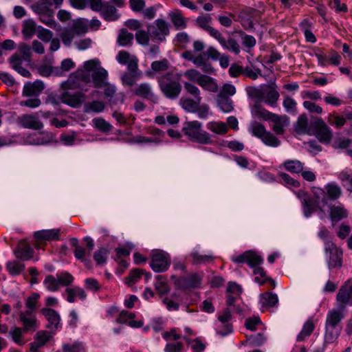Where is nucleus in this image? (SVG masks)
I'll return each instance as SVG.
<instances>
[{
    "label": "nucleus",
    "mask_w": 352,
    "mask_h": 352,
    "mask_svg": "<svg viewBox=\"0 0 352 352\" xmlns=\"http://www.w3.org/2000/svg\"><path fill=\"white\" fill-rule=\"evenodd\" d=\"M180 78L181 74L170 72L160 78L158 82L160 89L166 98L175 99L179 96L182 91Z\"/></svg>",
    "instance_id": "obj_1"
},
{
    "label": "nucleus",
    "mask_w": 352,
    "mask_h": 352,
    "mask_svg": "<svg viewBox=\"0 0 352 352\" xmlns=\"http://www.w3.org/2000/svg\"><path fill=\"white\" fill-rule=\"evenodd\" d=\"M183 131L191 141L200 144H210L212 142L209 134L202 129V124L197 120L186 122L183 127Z\"/></svg>",
    "instance_id": "obj_2"
},
{
    "label": "nucleus",
    "mask_w": 352,
    "mask_h": 352,
    "mask_svg": "<svg viewBox=\"0 0 352 352\" xmlns=\"http://www.w3.org/2000/svg\"><path fill=\"white\" fill-rule=\"evenodd\" d=\"M324 252L329 269L340 268L342 266V250L335 243L327 241L325 242Z\"/></svg>",
    "instance_id": "obj_3"
},
{
    "label": "nucleus",
    "mask_w": 352,
    "mask_h": 352,
    "mask_svg": "<svg viewBox=\"0 0 352 352\" xmlns=\"http://www.w3.org/2000/svg\"><path fill=\"white\" fill-rule=\"evenodd\" d=\"M250 131L254 136L261 139L267 146L276 147L280 145V140L271 132L267 131L264 125L259 122H253L251 125Z\"/></svg>",
    "instance_id": "obj_4"
},
{
    "label": "nucleus",
    "mask_w": 352,
    "mask_h": 352,
    "mask_svg": "<svg viewBox=\"0 0 352 352\" xmlns=\"http://www.w3.org/2000/svg\"><path fill=\"white\" fill-rule=\"evenodd\" d=\"M169 24L162 19H156L153 24L148 27V31L152 40L163 42L170 34Z\"/></svg>",
    "instance_id": "obj_5"
},
{
    "label": "nucleus",
    "mask_w": 352,
    "mask_h": 352,
    "mask_svg": "<svg viewBox=\"0 0 352 352\" xmlns=\"http://www.w3.org/2000/svg\"><path fill=\"white\" fill-rule=\"evenodd\" d=\"M338 307L345 311L347 306H352V278L346 280L340 287L336 295Z\"/></svg>",
    "instance_id": "obj_6"
},
{
    "label": "nucleus",
    "mask_w": 352,
    "mask_h": 352,
    "mask_svg": "<svg viewBox=\"0 0 352 352\" xmlns=\"http://www.w3.org/2000/svg\"><path fill=\"white\" fill-rule=\"evenodd\" d=\"M16 123L25 129L38 131L43 128V124L37 116V113H25L17 117Z\"/></svg>",
    "instance_id": "obj_7"
},
{
    "label": "nucleus",
    "mask_w": 352,
    "mask_h": 352,
    "mask_svg": "<svg viewBox=\"0 0 352 352\" xmlns=\"http://www.w3.org/2000/svg\"><path fill=\"white\" fill-rule=\"evenodd\" d=\"M232 319L231 311L228 308L225 309L218 314L219 324L217 325V333L226 336L232 331V326L230 323Z\"/></svg>",
    "instance_id": "obj_8"
},
{
    "label": "nucleus",
    "mask_w": 352,
    "mask_h": 352,
    "mask_svg": "<svg viewBox=\"0 0 352 352\" xmlns=\"http://www.w3.org/2000/svg\"><path fill=\"white\" fill-rule=\"evenodd\" d=\"M318 65L322 67L327 66L329 64L333 65H339L340 64L342 57L337 51L331 49L329 52L328 56L325 54L322 50L319 49L315 52Z\"/></svg>",
    "instance_id": "obj_9"
},
{
    "label": "nucleus",
    "mask_w": 352,
    "mask_h": 352,
    "mask_svg": "<svg viewBox=\"0 0 352 352\" xmlns=\"http://www.w3.org/2000/svg\"><path fill=\"white\" fill-rule=\"evenodd\" d=\"M315 135L323 144H329L332 139V131L327 124L321 119L317 118L314 123Z\"/></svg>",
    "instance_id": "obj_10"
},
{
    "label": "nucleus",
    "mask_w": 352,
    "mask_h": 352,
    "mask_svg": "<svg viewBox=\"0 0 352 352\" xmlns=\"http://www.w3.org/2000/svg\"><path fill=\"white\" fill-rule=\"evenodd\" d=\"M170 263V258L168 254L160 251H156L153 253L150 265L155 272L166 271L168 268Z\"/></svg>",
    "instance_id": "obj_11"
},
{
    "label": "nucleus",
    "mask_w": 352,
    "mask_h": 352,
    "mask_svg": "<svg viewBox=\"0 0 352 352\" xmlns=\"http://www.w3.org/2000/svg\"><path fill=\"white\" fill-rule=\"evenodd\" d=\"M34 11L39 15V20L45 25L55 28L56 22L54 18V11L43 4H39L34 7Z\"/></svg>",
    "instance_id": "obj_12"
},
{
    "label": "nucleus",
    "mask_w": 352,
    "mask_h": 352,
    "mask_svg": "<svg viewBox=\"0 0 352 352\" xmlns=\"http://www.w3.org/2000/svg\"><path fill=\"white\" fill-rule=\"evenodd\" d=\"M116 60L122 65H126L129 72L135 74L138 70V59L128 52L121 50L118 52Z\"/></svg>",
    "instance_id": "obj_13"
},
{
    "label": "nucleus",
    "mask_w": 352,
    "mask_h": 352,
    "mask_svg": "<svg viewBox=\"0 0 352 352\" xmlns=\"http://www.w3.org/2000/svg\"><path fill=\"white\" fill-rule=\"evenodd\" d=\"M201 277L197 274L193 273L177 278L175 283L179 289H187L198 287L201 284Z\"/></svg>",
    "instance_id": "obj_14"
},
{
    "label": "nucleus",
    "mask_w": 352,
    "mask_h": 352,
    "mask_svg": "<svg viewBox=\"0 0 352 352\" xmlns=\"http://www.w3.org/2000/svg\"><path fill=\"white\" fill-rule=\"evenodd\" d=\"M41 312L48 321L46 328L50 329V331H54L56 333V331L60 327V318L58 312L49 308L43 309Z\"/></svg>",
    "instance_id": "obj_15"
},
{
    "label": "nucleus",
    "mask_w": 352,
    "mask_h": 352,
    "mask_svg": "<svg viewBox=\"0 0 352 352\" xmlns=\"http://www.w3.org/2000/svg\"><path fill=\"white\" fill-rule=\"evenodd\" d=\"M344 310L340 309H332L327 314L325 325L342 327L341 322L344 318Z\"/></svg>",
    "instance_id": "obj_16"
},
{
    "label": "nucleus",
    "mask_w": 352,
    "mask_h": 352,
    "mask_svg": "<svg viewBox=\"0 0 352 352\" xmlns=\"http://www.w3.org/2000/svg\"><path fill=\"white\" fill-rule=\"evenodd\" d=\"M20 320L23 325V331H28L30 330L35 331L38 328L37 320L34 312L30 311H26L25 312H21L19 314Z\"/></svg>",
    "instance_id": "obj_17"
},
{
    "label": "nucleus",
    "mask_w": 352,
    "mask_h": 352,
    "mask_svg": "<svg viewBox=\"0 0 352 352\" xmlns=\"http://www.w3.org/2000/svg\"><path fill=\"white\" fill-rule=\"evenodd\" d=\"M84 99L85 95L80 92L72 94L68 91H64L60 96L62 102L74 108L79 107Z\"/></svg>",
    "instance_id": "obj_18"
},
{
    "label": "nucleus",
    "mask_w": 352,
    "mask_h": 352,
    "mask_svg": "<svg viewBox=\"0 0 352 352\" xmlns=\"http://www.w3.org/2000/svg\"><path fill=\"white\" fill-rule=\"evenodd\" d=\"M14 254L21 260L28 261L33 257L34 250L25 240H23L19 243L14 250Z\"/></svg>",
    "instance_id": "obj_19"
},
{
    "label": "nucleus",
    "mask_w": 352,
    "mask_h": 352,
    "mask_svg": "<svg viewBox=\"0 0 352 352\" xmlns=\"http://www.w3.org/2000/svg\"><path fill=\"white\" fill-rule=\"evenodd\" d=\"M135 314L128 311H122L118 318L117 322L121 324H128L130 327L133 328H140L143 326L144 322L142 320H135Z\"/></svg>",
    "instance_id": "obj_20"
},
{
    "label": "nucleus",
    "mask_w": 352,
    "mask_h": 352,
    "mask_svg": "<svg viewBox=\"0 0 352 352\" xmlns=\"http://www.w3.org/2000/svg\"><path fill=\"white\" fill-rule=\"evenodd\" d=\"M45 86L41 80H36L34 82L26 83L23 89L24 96H38L44 89Z\"/></svg>",
    "instance_id": "obj_21"
},
{
    "label": "nucleus",
    "mask_w": 352,
    "mask_h": 352,
    "mask_svg": "<svg viewBox=\"0 0 352 352\" xmlns=\"http://www.w3.org/2000/svg\"><path fill=\"white\" fill-rule=\"evenodd\" d=\"M272 122V129L277 135H282L285 132V126L288 125V118L286 116L274 114L271 118Z\"/></svg>",
    "instance_id": "obj_22"
},
{
    "label": "nucleus",
    "mask_w": 352,
    "mask_h": 352,
    "mask_svg": "<svg viewBox=\"0 0 352 352\" xmlns=\"http://www.w3.org/2000/svg\"><path fill=\"white\" fill-rule=\"evenodd\" d=\"M168 18L177 30L185 29L187 27L186 19L180 10L176 9L168 13Z\"/></svg>",
    "instance_id": "obj_23"
},
{
    "label": "nucleus",
    "mask_w": 352,
    "mask_h": 352,
    "mask_svg": "<svg viewBox=\"0 0 352 352\" xmlns=\"http://www.w3.org/2000/svg\"><path fill=\"white\" fill-rule=\"evenodd\" d=\"M348 217V211L342 204L332 205L329 208V217L332 222H338Z\"/></svg>",
    "instance_id": "obj_24"
},
{
    "label": "nucleus",
    "mask_w": 352,
    "mask_h": 352,
    "mask_svg": "<svg viewBox=\"0 0 352 352\" xmlns=\"http://www.w3.org/2000/svg\"><path fill=\"white\" fill-rule=\"evenodd\" d=\"M65 294L66 295V300L70 303L74 302L76 297L82 300L87 298L85 291L78 286L67 287L65 291Z\"/></svg>",
    "instance_id": "obj_25"
},
{
    "label": "nucleus",
    "mask_w": 352,
    "mask_h": 352,
    "mask_svg": "<svg viewBox=\"0 0 352 352\" xmlns=\"http://www.w3.org/2000/svg\"><path fill=\"white\" fill-rule=\"evenodd\" d=\"M23 58L20 57L18 53L12 55L9 58V63L11 67L21 75L24 77H30V73L28 70L22 67Z\"/></svg>",
    "instance_id": "obj_26"
},
{
    "label": "nucleus",
    "mask_w": 352,
    "mask_h": 352,
    "mask_svg": "<svg viewBox=\"0 0 352 352\" xmlns=\"http://www.w3.org/2000/svg\"><path fill=\"white\" fill-rule=\"evenodd\" d=\"M34 236L35 239H43L47 241H57L60 238V230H43L37 231L34 233Z\"/></svg>",
    "instance_id": "obj_27"
},
{
    "label": "nucleus",
    "mask_w": 352,
    "mask_h": 352,
    "mask_svg": "<svg viewBox=\"0 0 352 352\" xmlns=\"http://www.w3.org/2000/svg\"><path fill=\"white\" fill-rule=\"evenodd\" d=\"M198 85L204 90L210 92L216 93L219 90L216 80L207 75H202Z\"/></svg>",
    "instance_id": "obj_28"
},
{
    "label": "nucleus",
    "mask_w": 352,
    "mask_h": 352,
    "mask_svg": "<svg viewBox=\"0 0 352 352\" xmlns=\"http://www.w3.org/2000/svg\"><path fill=\"white\" fill-rule=\"evenodd\" d=\"M55 332L47 331L45 330H41L36 332L34 336V342L38 346L43 347L45 346L48 342L53 339L54 336L55 335Z\"/></svg>",
    "instance_id": "obj_29"
},
{
    "label": "nucleus",
    "mask_w": 352,
    "mask_h": 352,
    "mask_svg": "<svg viewBox=\"0 0 352 352\" xmlns=\"http://www.w3.org/2000/svg\"><path fill=\"white\" fill-rule=\"evenodd\" d=\"M342 327L325 325L324 344L335 342L340 336Z\"/></svg>",
    "instance_id": "obj_30"
},
{
    "label": "nucleus",
    "mask_w": 352,
    "mask_h": 352,
    "mask_svg": "<svg viewBox=\"0 0 352 352\" xmlns=\"http://www.w3.org/2000/svg\"><path fill=\"white\" fill-rule=\"evenodd\" d=\"M107 76L108 73L107 70L101 67H99L92 74V80L94 87L96 88L102 87L106 83L105 80L107 78Z\"/></svg>",
    "instance_id": "obj_31"
},
{
    "label": "nucleus",
    "mask_w": 352,
    "mask_h": 352,
    "mask_svg": "<svg viewBox=\"0 0 352 352\" xmlns=\"http://www.w3.org/2000/svg\"><path fill=\"white\" fill-rule=\"evenodd\" d=\"M278 302V296L272 292H266L260 295V303L263 307H272Z\"/></svg>",
    "instance_id": "obj_32"
},
{
    "label": "nucleus",
    "mask_w": 352,
    "mask_h": 352,
    "mask_svg": "<svg viewBox=\"0 0 352 352\" xmlns=\"http://www.w3.org/2000/svg\"><path fill=\"white\" fill-rule=\"evenodd\" d=\"M327 199L331 201H335L338 199L342 194V190L340 186L334 183H329L325 186Z\"/></svg>",
    "instance_id": "obj_33"
},
{
    "label": "nucleus",
    "mask_w": 352,
    "mask_h": 352,
    "mask_svg": "<svg viewBox=\"0 0 352 352\" xmlns=\"http://www.w3.org/2000/svg\"><path fill=\"white\" fill-rule=\"evenodd\" d=\"M318 202L314 198L306 197L302 199V206L304 214L306 217H309L312 213L316 211Z\"/></svg>",
    "instance_id": "obj_34"
},
{
    "label": "nucleus",
    "mask_w": 352,
    "mask_h": 352,
    "mask_svg": "<svg viewBox=\"0 0 352 352\" xmlns=\"http://www.w3.org/2000/svg\"><path fill=\"white\" fill-rule=\"evenodd\" d=\"M201 101L199 100V98L192 99L183 97L180 99V105L185 111L190 113H195Z\"/></svg>",
    "instance_id": "obj_35"
},
{
    "label": "nucleus",
    "mask_w": 352,
    "mask_h": 352,
    "mask_svg": "<svg viewBox=\"0 0 352 352\" xmlns=\"http://www.w3.org/2000/svg\"><path fill=\"white\" fill-rule=\"evenodd\" d=\"M70 29L74 32L77 36H80L87 33L88 25L85 20L78 19L74 21Z\"/></svg>",
    "instance_id": "obj_36"
},
{
    "label": "nucleus",
    "mask_w": 352,
    "mask_h": 352,
    "mask_svg": "<svg viewBox=\"0 0 352 352\" xmlns=\"http://www.w3.org/2000/svg\"><path fill=\"white\" fill-rule=\"evenodd\" d=\"M36 23L32 19H27L23 22L22 34L25 39H29L35 34Z\"/></svg>",
    "instance_id": "obj_37"
},
{
    "label": "nucleus",
    "mask_w": 352,
    "mask_h": 352,
    "mask_svg": "<svg viewBox=\"0 0 352 352\" xmlns=\"http://www.w3.org/2000/svg\"><path fill=\"white\" fill-rule=\"evenodd\" d=\"M252 112L258 118L265 120H270L275 113H273L264 109L259 103L256 102L252 107Z\"/></svg>",
    "instance_id": "obj_38"
},
{
    "label": "nucleus",
    "mask_w": 352,
    "mask_h": 352,
    "mask_svg": "<svg viewBox=\"0 0 352 352\" xmlns=\"http://www.w3.org/2000/svg\"><path fill=\"white\" fill-rule=\"evenodd\" d=\"M102 14L104 19L109 21H116L120 16L115 6L109 3L104 4Z\"/></svg>",
    "instance_id": "obj_39"
},
{
    "label": "nucleus",
    "mask_w": 352,
    "mask_h": 352,
    "mask_svg": "<svg viewBox=\"0 0 352 352\" xmlns=\"http://www.w3.org/2000/svg\"><path fill=\"white\" fill-rule=\"evenodd\" d=\"M191 258L192 265L206 264L213 261V257L211 255L200 254L198 252H192L189 255Z\"/></svg>",
    "instance_id": "obj_40"
},
{
    "label": "nucleus",
    "mask_w": 352,
    "mask_h": 352,
    "mask_svg": "<svg viewBox=\"0 0 352 352\" xmlns=\"http://www.w3.org/2000/svg\"><path fill=\"white\" fill-rule=\"evenodd\" d=\"M206 126L208 130L219 135H224L228 131L227 124L223 122H210Z\"/></svg>",
    "instance_id": "obj_41"
},
{
    "label": "nucleus",
    "mask_w": 352,
    "mask_h": 352,
    "mask_svg": "<svg viewBox=\"0 0 352 352\" xmlns=\"http://www.w3.org/2000/svg\"><path fill=\"white\" fill-rule=\"evenodd\" d=\"M265 96L263 101L267 104L274 106L279 98L278 92L273 87H269L264 90Z\"/></svg>",
    "instance_id": "obj_42"
},
{
    "label": "nucleus",
    "mask_w": 352,
    "mask_h": 352,
    "mask_svg": "<svg viewBox=\"0 0 352 352\" xmlns=\"http://www.w3.org/2000/svg\"><path fill=\"white\" fill-rule=\"evenodd\" d=\"M315 329V325L312 320H308L303 325V327L297 336V341L301 342L305 340L306 337L309 336Z\"/></svg>",
    "instance_id": "obj_43"
},
{
    "label": "nucleus",
    "mask_w": 352,
    "mask_h": 352,
    "mask_svg": "<svg viewBox=\"0 0 352 352\" xmlns=\"http://www.w3.org/2000/svg\"><path fill=\"white\" fill-rule=\"evenodd\" d=\"M284 168L292 173H299L303 170V164L298 160H287L283 164Z\"/></svg>",
    "instance_id": "obj_44"
},
{
    "label": "nucleus",
    "mask_w": 352,
    "mask_h": 352,
    "mask_svg": "<svg viewBox=\"0 0 352 352\" xmlns=\"http://www.w3.org/2000/svg\"><path fill=\"white\" fill-rule=\"evenodd\" d=\"M217 101L218 106L223 112L228 113L232 111V101L228 96L217 95Z\"/></svg>",
    "instance_id": "obj_45"
},
{
    "label": "nucleus",
    "mask_w": 352,
    "mask_h": 352,
    "mask_svg": "<svg viewBox=\"0 0 352 352\" xmlns=\"http://www.w3.org/2000/svg\"><path fill=\"white\" fill-rule=\"evenodd\" d=\"M135 95L146 98L151 100L153 97V94L152 93L151 87L147 83H142L135 90Z\"/></svg>",
    "instance_id": "obj_46"
},
{
    "label": "nucleus",
    "mask_w": 352,
    "mask_h": 352,
    "mask_svg": "<svg viewBox=\"0 0 352 352\" xmlns=\"http://www.w3.org/2000/svg\"><path fill=\"white\" fill-rule=\"evenodd\" d=\"M80 86V82L76 78L74 72L72 74L67 80L63 82L60 85V87L62 89L67 91L69 89H78Z\"/></svg>",
    "instance_id": "obj_47"
},
{
    "label": "nucleus",
    "mask_w": 352,
    "mask_h": 352,
    "mask_svg": "<svg viewBox=\"0 0 352 352\" xmlns=\"http://www.w3.org/2000/svg\"><path fill=\"white\" fill-rule=\"evenodd\" d=\"M133 39V34L128 32L125 28L121 29L118 36L117 42L121 46L131 44Z\"/></svg>",
    "instance_id": "obj_48"
},
{
    "label": "nucleus",
    "mask_w": 352,
    "mask_h": 352,
    "mask_svg": "<svg viewBox=\"0 0 352 352\" xmlns=\"http://www.w3.org/2000/svg\"><path fill=\"white\" fill-rule=\"evenodd\" d=\"M338 178L347 189L352 192V170H344L341 171L338 175Z\"/></svg>",
    "instance_id": "obj_49"
},
{
    "label": "nucleus",
    "mask_w": 352,
    "mask_h": 352,
    "mask_svg": "<svg viewBox=\"0 0 352 352\" xmlns=\"http://www.w3.org/2000/svg\"><path fill=\"white\" fill-rule=\"evenodd\" d=\"M197 2L203 6L204 10L209 12L213 9V6L210 2L221 8H224L226 6L227 0H197Z\"/></svg>",
    "instance_id": "obj_50"
},
{
    "label": "nucleus",
    "mask_w": 352,
    "mask_h": 352,
    "mask_svg": "<svg viewBox=\"0 0 352 352\" xmlns=\"http://www.w3.org/2000/svg\"><path fill=\"white\" fill-rule=\"evenodd\" d=\"M62 349L63 352H86L84 344L78 341L72 344H64Z\"/></svg>",
    "instance_id": "obj_51"
},
{
    "label": "nucleus",
    "mask_w": 352,
    "mask_h": 352,
    "mask_svg": "<svg viewBox=\"0 0 352 352\" xmlns=\"http://www.w3.org/2000/svg\"><path fill=\"white\" fill-rule=\"evenodd\" d=\"M295 130L298 133L304 134L308 132V120L305 115H300L295 125Z\"/></svg>",
    "instance_id": "obj_52"
},
{
    "label": "nucleus",
    "mask_w": 352,
    "mask_h": 352,
    "mask_svg": "<svg viewBox=\"0 0 352 352\" xmlns=\"http://www.w3.org/2000/svg\"><path fill=\"white\" fill-rule=\"evenodd\" d=\"M263 258L253 251H248V259L246 263L253 270L258 267L263 262Z\"/></svg>",
    "instance_id": "obj_53"
},
{
    "label": "nucleus",
    "mask_w": 352,
    "mask_h": 352,
    "mask_svg": "<svg viewBox=\"0 0 352 352\" xmlns=\"http://www.w3.org/2000/svg\"><path fill=\"white\" fill-rule=\"evenodd\" d=\"M109 251L107 248H100L94 254V259L98 265H103L106 263Z\"/></svg>",
    "instance_id": "obj_54"
},
{
    "label": "nucleus",
    "mask_w": 352,
    "mask_h": 352,
    "mask_svg": "<svg viewBox=\"0 0 352 352\" xmlns=\"http://www.w3.org/2000/svg\"><path fill=\"white\" fill-rule=\"evenodd\" d=\"M56 277L58 279L59 287H68L71 285L74 280V276L67 272L57 274Z\"/></svg>",
    "instance_id": "obj_55"
},
{
    "label": "nucleus",
    "mask_w": 352,
    "mask_h": 352,
    "mask_svg": "<svg viewBox=\"0 0 352 352\" xmlns=\"http://www.w3.org/2000/svg\"><path fill=\"white\" fill-rule=\"evenodd\" d=\"M39 298L40 295L38 293H33L27 298L25 300V307L28 308L27 311L34 312L37 309Z\"/></svg>",
    "instance_id": "obj_56"
},
{
    "label": "nucleus",
    "mask_w": 352,
    "mask_h": 352,
    "mask_svg": "<svg viewBox=\"0 0 352 352\" xmlns=\"http://www.w3.org/2000/svg\"><path fill=\"white\" fill-rule=\"evenodd\" d=\"M92 122L94 126L100 131L107 133L112 129V126L102 118H94Z\"/></svg>",
    "instance_id": "obj_57"
},
{
    "label": "nucleus",
    "mask_w": 352,
    "mask_h": 352,
    "mask_svg": "<svg viewBox=\"0 0 352 352\" xmlns=\"http://www.w3.org/2000/svg\"><path fill=\"white\" fill-rule=\"evenodd\" d=\"M312 192L315 197L314 199L317 200L318 203L320 201L323 206H326L327 204L325 188H321L319 187H313Z\"/></svg>",
    "instance_id": "obj_58"
},
{
    "label": "nucleus",
    "mask_w": 352,
    "mask_h": 352,
    "mask_svg": "<svg viewBox=\"0 0 352 352\" xmlns=\"http://www.w3.org/2000/svg\"><path fill=\"white\" fill-rule=\"evenodd\" d=\"M43 283L45 287L51 292H56L60 287L57 277H54L52 275L47 276Z\"/></svg>",
    "instance_id": "obj_59"
},
{
    "label": "nucleus",
    "mask_w": 352,
    "mask_h": 352,
    "mask_svg": "<svg viewBox=\"0 0 352 352\" xmlns=\"http://www.w3.org/2000/svg\"><path fill=\"white\" fill-rule=\"evenodd\" d=\"M76 36L70 28L64 29L60 35L63 43L67 47L71 45Z\"/></svg>",
    "instance_id": "obj_60"
},
{
    "label": "nucleus",
    "mask_w": 352,
    "mask_h": 352,
    "mask_svg": "<svg viewBox=\"0 0 352 352\" xmlns=\"http://www.w3.org/2000/svg\"><path fill=\"white\" fill-rule=\"evenodd\" d=\"M211 21L212 18L210 14L201 15L197 18L196 25L207 32L211 28L210 25Z\"/></svg>",
    "instance_id": "obj_61"
},
{
    "label": "nucleus",
    "mask_w": 352,
    "mask_h": 352,
    "mask_svg": "<svg viewBox=\"0 0 352 352\" xmlns=\"http://www.w3.org/2000/svg\"><path fill=\"white\" fill-rule=\"evenodd\" d=\"M105 107V104L103 102L98 100H94L91 102L86 104L85 111L89 112L93 111L96 113L102 112Z\"/></svg>",
    "instance_id": "obj_62"
},
{
    "label": "nucleus",
    "mask_w": 352,
    "mask_h": 352,
    "mask_svg": "<svg viewBox=\"0 0 352 352\" xmlns=\"http://www.w3.org/2000/svg\"><path fill=\"white\" fill-rule=\"evenodd\" d=\"M184 87L187 94L192 96L195 98H199V100H202L199 89L193 83L186 82L184 83Z\"/></svg>",
    "instance_id": "obj_63"
},
{
    "label": "nucleus",
    "mask_w": 352,
    "mask_h": 352,
    "mask_svg": "<svg viewBox=\"0 0 352 352\" xmlns=\"http://www.w3.org/2000/svg\"><path fill=\"white\" fill-rule=\"evenodd\" d=\"M144 274V271L140 269L132 270L129 275L125 278V283L129 285H132L137 283Z\"/></svg>",
    "instance_id": "obj_64"
}]
</instances>
